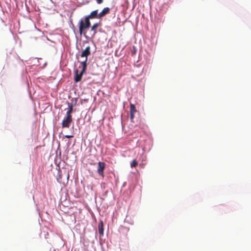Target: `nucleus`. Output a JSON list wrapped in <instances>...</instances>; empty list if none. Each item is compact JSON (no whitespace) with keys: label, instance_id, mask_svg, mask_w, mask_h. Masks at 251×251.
<instances>
[{"label":"nucleus","instance_id":"7","mask_svg":"<svg viewBox=\"0 0 251 251\" xmlns=\"http://www.w3.org/2000/svg\"><path fill=\"white\" fill-rule=\"evenodd\" d=\"M100 25V23H95L91 27V31L92 32V37H94L97 33V28Z\"/></svg>","mask_w":251,"mask_h":251},{"label":"nucleus","instance_id":"4","mask_svg":"<svg viewBox=\"0 0 251 251\" xmlns=\"http://www.w3.org/2000/svg\"><path fill=\"white\" fill-rule=\"evenodd\" d=\"M73 121L72 117L66 116L62 122V127L69 128Z\"/></svg>","mask_w":251,"mask_h":251},{"label":"nucleus","instance_id":"1","mask_svg":"<svg viewBox=\"0 0 251 251\" xmlns=\"http://www.w3.org/2000/svg\"><path fill=\"white\" fill-rule=\"evenodd\" d=\"M91 25L90 21L85 17L83 19H81L79 22V32L80 35L82 33L85 35V30L88 28Z\"/></svg>","mask_w":251,"mask_h":251},{"label":"nucleus","instance_id":"6","mask_svg":"<svg viewBox=\"0 0 251 251\" xmlns=\"http://www.w3.org/2000/svg\"><path fill=\"white\" fill-rule=\"evenodd\" d=\"M90 47L89 46L87 47L85 49L81 52V57H85V59L84 61H87V57L90 54Z\"/></svg>","mask_w":251,"mask_h":251},{"label":"nucleus","instance_id":"5","mask_svg":"<svg viewBox=\"0 0 251 251\" xmlns=\"http://www.w3.org/2000/svg\"><path fill=\"white\" fill-rule=\"evenodd\" d=\"M85 17L88 19L89 21L90 19H99V16L98 14V10H95L94 11H92L90 14L86 16Z\"/></svg>","mask_w":251,"mask_h":251},{"label":"nucleus","instance_id":"14","mask_svg":"<svg viewBox=\"0 0 251 251\" xmlns=\"http://www.w3.org/2000/svg\"><path fill=\"white\" fill-rule=\"evenodd\" d=\"M98 4H101L103 2V0H96Z\"/></svg>","mask_w":251,"mask_h":251},{"label":"nucleus","instance_id":"8","mask_svg":"<svg viewBox=\"0 0 251 251\" xmlns=\"http://www.w3.org/2000/svg\"><path fill=\"white\" fill-rule=\"evenodd\" d=\"M110 9L109 7L104 8L103 10L99 14V19L101 18L106 14H108L110 12Z\"/></svg>","mask_w":251,"mask_h":251},{"label":"nucleus","instance_id":"2","mask_svg":"<svg viewBox=\"0 0 251 251\" xmlns=\"http://www.w3.org/2000/svg\"><path fill=\"white\" fill-rule=\"evenodd\" d=\"M81 64L82 65V69L81 71L78 74V70H76L74 80L75 82H79L81 80L82 75L85 72L87 64L86 63V61H83L81 62Z\"/></svg>","mask_w":251,"mask_h":251},{"label":"nucleus","instance_id":"16","mask_svg":"<svg viewBox=\"0 0 251 251\" xmlns=\"http://www.w3.org/2000/svg\"><path fill=\"white\" fill-rule=\"evenodd\" d=\"M130 119L132 120L134 118V113H130Z\"/></svg>","mask_w":251,"mask_h":251},{"label":"nucleus","instance_id":"12","mask_svg":"<svg viewBox=\"0 0 251 251\" xmlns=\"http://www.w3.org/2000/svg\"><path fill=\"white\" fill-rule=\"evenodd\" d=\"M138 165V162L136 160H133L131 163H130V167L131 168H135Z\"/></svg>","mask_w":251,"mask_h":251},{"label":"nucleus","instance_id":"3","mask_svg":"<svg viewBox=\"0 0 251 251\" xmlns=\"http://www.w3.org/2000/svg\"><path fill=\"white\" fill-rule=\"evenodd\" d=\"M106 168V164L104 162H99L97 167V173L102 178L104 177V170Z\"/></svg>","mask_w":251,"mask_h":251},{"label":"nucleus","instance_id":"15","mask_svg":"<svg viewBox=\"0 0 251 251\" xmlns=\"http://www.w3.org/2000/svg\"><path fill=\"white\" fill-rule=\"evenodd\" d=\"M65 138H71L74 137L73 135H66L64 136Z\"/></svg>","mask_w":251,"mask_h":251},{"label":"nucleus","instance_id":"9","mask_svg":"<svg viewBox=\"0 0 251 251\" xmlns=\"http://www.w3.org/2000/svg\"><path fill=\"white\" fill-rule=\"evenodd\" d=\"M99 233L100 236L103 235V223L102 221H100L98 225Z\"/></svg>","mask_w":251,"mask_h":251},{"label":"nucleus","instance_id":"11","mask_svg":"<svg viewBox=\"0 0 251 251\" xmlns=\"http://www.w3.org/2000/svg\"><path fill=\"white\" fill-rule=\"evenodd\" d=\"M136 112H137V110L136 109V107H135V105L132 103H130V113L135 114Z\"/></svg>","mask_w":251,"mask_h":251},{"label":"nucleus","instance_id":"10","mask_svg":"<svg viewBox=\"0 0 251 251\" xmlns=\"http://www.w3.org/2000/svg\"><path fill=\"white\" fill-rule=\"evenodd\" d=\"M68 110L66 113V116L72 117L71 113L73 110V105L72 104L68 103Z\"/></svg>","mask_w":251,"mask_h":251},{"label":"nucleus","instance_id":"13","mask_svg":"<svg viewBox=\"0 0 251 251\" xmlns=\"http://www.w3.org/2000/svg\"><path fill=\"white\" fill-rule=\"evenodd\" d=\"M136 52V48L135 47L133 46L132 48V49L131 51V55L132 56L134 55L135 54Z\"/></svg>","mask_w":251,"mask_h":251}]
</instances>
